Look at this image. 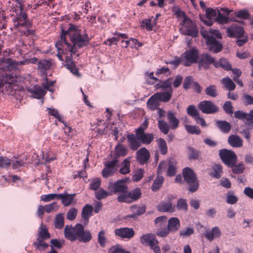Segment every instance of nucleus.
Masks as SVG:
<instances>
[{
  "label": "nucleus",
  "instance_id": "obj_1",
  "mask_svg": "<svg viewBox=\"0 0 253 253\" xmlns=\"http://www.w3.org/2000/svg\"><path fill=\"white\" fill-rule=\"evenodd\" d=\"M61 39L66 45L65 51H70L72 54H75L78 49L86 46L90 41L87 34L82 35L80 30L72 24H70L67 30L62 29Z\"/></svg>",
  "mask_w": 253,
  "mask_h": 253
},
{
  "label": "nucleus",
  "instance_id": "obj_2",
  "mask_svg": "<svg viewBox=\"0 0 253 253\" xmlns=\"http://www.w3.org/2000/svg\"><path fill=\"white\" fill-rule=\"evenodd\" d=\"M148 126L149 122L146 120L138 128L134 129L135 134L129 133L126 135L127 143L131 150L135 151L140 147L141 144L147 145L153 141L154 134L145 132Z\"/></svg>",
  "mask_w": 253,
  "mask_h": 253
},
{
  "label": "nucleus",
  "instance_id": "obj_3",
  "mask_svg": "<svg viewBox=\"0 0 253 253\" xmlns=\"http://www.w3.org/2000/svg\"><path fill=\"white\" fill-rule=\"evenodd\" d=\"M19 5V8L16 11V16L13 18V26L11 28V30L18 29L22 31L25 35H34L35 31L30 30L31 26V22L28 19L27 15L23 11L22 3L23 0H16Z\"/></svg>",
  "mask_w": 253,
  "mask_h": 253
},
{
  "label": "nucleus",
  "instance_id": "obj_4",
  "mask_svg": "<svg viewBox=\"0 0 253 253\" xmlns=\"http://www.w3.org/2000/svg\"><path fill=\"white\" fill-rule=\"evenodd\" d=\"M182 174L184 181L189 186V191L192 193L196 192L199 186L196 173L192 169L187 167L183 169Z\"/></svg>",
  "mask_w": 253,
  "mask_h": 253
},
{
  "label": "nucleus",
  "instance_id": "obj_5",
  "mask_svg": "<svg viewBox=\"0 0 253 253\" xmlns=\"http://www.w3.org/2000/svg\"><path fill=\"white\" fill-rule=\"evenodd\" d=\"M219 156L222 162L228 167L233 166L237 163V157L232 150L221 149L219 152Z\"/></svg>",
  "mask_w": 253,
  "mask_h": 253
},
{
  "label": "nucleus",
  "instance_id": "obj_6",
  "mask_svg": "<svg viewBox=\"0 0 253 253\" xmlns=\"http://www.w3.org/2000/svg\"><path fill=\"white\" fill-rule=\"evenodd\" d=\"M183 62L182 64L184 66H190L193 63H197L199 58V50L195 48L186 50L182 54Z\"/></svg>",
  "mask_w": 253,
  "mask_h": 253
},
{
  "label": "nucleus",
  "instance_id": "obj_7",
  "mask_svg": "<svg viewBox=\"0 0 253 253\" xmlns=\"http://www.w3.org/2000/svg\"><path fill=\"white\" fill-rule=\"evenodd\" d=\"M141 195V190L139 188H136L130 191H128V189L125 194L119 195L117 200L120 203H131L139 199Z\"/></svg>",
  "mask_w": 253,
  "mask_h": 253
},
{
  "label": "nucleus",
  "instance_id": "obj_8",
  "mask_svg": "<svg viewBox=\"0 0 253 253\" xmlns=\"http://www.w3.org/2000/svg\"><path fill=\"white\" fill-rule=\"evenodd\" d=\"M127 179H121L115 182H110L108 185V190L114 193H119V195H123L128 190V187L126 184Z\"/></svg>",
  "mask_w": 253,
  "mask_h": 253
},
{
  "label": "nucleus",
  "instance_id": "obj_9",
  "mask_svg": "<svg viewBox=\"0 0 253 253\" xmlns=\"http://www.w3.org/2000/svg\"><path fill=\"white\" fill-rule=\"evenodd\" d=\"M30 60L15 61L10 58H0V65L6 71H11L15 69L18 65L29 63Z\"/></svg>",
  "mask_w": 253,
  "mask_h": 253
},
{
  "label": "nucleus",
  "instance_id": "obj_10",
  "mask_svg": "<svg viewBox=\"0 0 253 253\" xmlns=\"http://www.w3.org/2000/svg\"><path fill=\"white\" fill-rule=\"evenodd\" d=\"M183 23L182 30L183 34L192 37H196L198 35V31L193 22L189 18L185 17Z\"/></svg>",
  "mask_w": 253,
  "mask_h": 253
},
{
  "label": "nucleus",
  "instance_id": "obj_11",
  "mask_svg": "<svg viewBox=\"0 0 253 253\" xmlns=\"http://www.w3.org/2000/svg\"><path fill=\"white\" fill-rule=\"evenodd\" d=\"M166 162H162L159 165L157 172L158 175L155 179L152 186L151 189L154 192L157 191L159 189L161 188L163 183L164 178L163 176L160 175L159 174H162V171L164 169H166Z\"/></svg>",
  "mask_w": 253,
  "mask_h": 253
},
{
  "label": "nucleus",
  "instance_id": "obj_12",
  "mask_svg": "<svg viewBox=\"0 0 253 253\" xmlns=\"http://www.w3.org/2000/svg\"><path fill=\"white\" fill-rule=\"evenodd\" d=\"M119 163V160L117 159H114L110 162H106L104 164L105 167L102 171V176L104 178H108L113 175L117 171V165Z\"/></svg>",
  "mask_w": 253,
  "mask_h": 253
},
{
  "label": "nucleus",
  "instance_id": "obj_13",
  "mask_svg": "<svg viewBox=\"0 0 253 253\" xmlns=\"http://www.w3.org/2000/svg\"><path fill=\"white\" fill-rule=\"evenodd\" d=\"M199 109L203 113L207 114H211L217 113L219 108L211 101L204 100L200 102L198 104Z\"/></svg>",
  "mask_w": 253,
  "mask_h": 253
},
{
  "label": "nucleus",
  "instance_id": "obj_14",
  "mask_svg": "<svg viewBox=\"0 0 253 253\" xmlns=\"http://www.w3.org/2000/svg\"><path fill=\"white\" fill-rule=\"evenodd\" d=\"M80 223H77L74 226L67 225L65 226L64 234L65 237L71 242L75 241L78 238V229H79Z\"/></svg>",
  "mask_w": 253,
  "mask_h": 253
},
{
  "label": "nucleus",
  "instance_id": "obj_15",
  "mask_svg": "<svg viewBox=\"0 0 253 253\" xmlns=\"http://www.w3.org/2000/svg\"><path fill=\"white\" fill-rule=\"evenodd\" d=\"M214 63L215 60L213 57L208 53H204L201 55L198 61V68L200 70H207L209 69L211 64H212L214 66Z\"/></svg>",
  "mask_w": 253,
  "mask_h": 253
},
{
  "label": "nucleus",
  "instance_id": "obj_16",
  "mask_svg": "<svg viewBox=\"0 0 253 253\" xmlns=\"http://www.w3.org/2000/svg\"><path fill=\"white\" fill-rule=\"evenodd\" d=\"M77 240L83 243L89 242L92 239V235L88 230H84V226L80 224L79 229H78Z\"/></svg>",
  "mask_w": 253,
  "mask_h": 253
},
{
  "label": "nucleus",
  "instance_id": "obj_17",
  "mask_svg": "<svg viewBox=\"0 0 253 253\" xmlns=\"http://www.w3.org/2000/svg\"><path fill=\"white\" fill-rule=\"evenodd\" d=\"M227 35L230 38H240L244 36L245 31L241 26H231L226 29Z\"/></svg>",
  "mask_w": 253,
  "mask_h": 253
},
{
  "label": "nucleus",
  "instance_id": "obj_18",
  "mask_svg": "<svg viewBox=\"0 0 253 253\" xmlns=\"http://www.w3.org/2000/svg\"><path fill=\"white\" fill-rule=\"evenodd\" d=\"M150 158V153L145 147L139 149L136 153V159L141 165L146 164Z\"/></svg>",
  "mask_w": 253,
  "mask_h": 253
},
{
  "label": "nucleus",
  "instance_id": "obj_19",
  "mask_svg": "<svg viewBox=\"0 0 253 253\" xmlns=\"http://www.w3.org/2000/svg\"><path fill=\"white\" fill-rule=\"evenodd\" d=\"M115 234L122 238L130 239L134 235V231L132 228L124 227L116 229Z\"/></svg>",
  "mask_w": 253,
  "mask_h": 253
},
{
  "label": "nucleus",
  "instance_id": "obj_20",
  "mask_svg": "<svg viewBox=\"0 0 253 253\" xmlns=\"http://www.w3.org/2000/svg\"><path fill=\"white\" fill-rule=\"evenodd\" d=\"M206 42L207 45L209 46L210 50L214 53H218L222 49V44L214 37L210 38Z\"/></svg>",
  "mask_w": 253,
  "mask_h": 253
},
{
  "label": "nucleus",
  "instance_id": "obj_21",
  "mask_svg": "<svg viewBox=\"0 0 253 253\" xmlns=\"http://www.w3.org/2000/svg\"><path fill=\"white\" fill-rule=\"evenodd\" d=\"M140 241L142 244L149 247L153 246L155 243L159 244V242L156 239L155 236L154 234L149 233L141 236Z\"/></svg>",
  "mask_w": 253,
  "mask_h": 253
},
{
  "label": "nucleus",
  "instance_id": "obj_22",
  "mask_svg": "<svg viewBox=\"0 0 253 253\" xmlns=\"http://www.w3.org/2000/svg\"><path fill=\"white\" fill-rule=\"evenodd\" d=\"M128 153L127 148L122 144L119 143L115 147L114 158L118 160L120 157H125Z\"/></svg>",
  "mask_w": 253,
  "mask_h": 253
},
{
  "label": "nucleus",
  "instance_id": "obj_23",
  "mask_svg": "<svg viewBox=\"0 0 253 253\" xmlns=\"http://www.w3.org/2000/svg\"><path fill=\"white\" fill-rule=\"evenodd\" d=\"M229 144L233 147L239 148L243 146V140L241 137L236 134H231L228 138Z\"/></svg>",
  "mask_w": 253,
  "mask_h": 253
},
{
  "label": "nucleus",
  "instance_id": "obj_24",
  "mask_svg": "<svg viewBox=\"0 0 253 253\" xmlns=\"http://www.w3.org/2000/svg\"><path fill=\"white\" fill-rule=\"evenodd\" d=\"M167 226L171 233L176 232L180 227V223L179 219L174 217L170 218L168 220Z\"/></svg>",
  "mask_w": 253,
  "mask_h": 253
},
{
  "label": "nucleus",
  "instance_id": "obj_25",
  "mask_svg": "<svg viewBox=\"0 0 253 253\" xmlns=\"http://www.w3.org/2000/svg\"><path fill=\"white\" fill-rule=\"evenodd\" d=\"M216 126L224 133H228L231 129V124L226 121H216Z\"/></svg>",
  "mask_w": 253,
  "mask_h": 253
},
{
  "label": "nucleus",
  "instance_id": "obj_26",
  "mask_svg": "<svg viewBox=\"0 0 253 253\" xmlns=\"http://www.w3.org/2000/svg\"><path fill=\"white\" fill-rule=\"evenodd\" d=\"M58 199L62 200V203L65 207L69 206L73 202L76 194H58Z\"/></svg>",
  "mask_w": 253,
  "mask_h": 253
},
{
  "label": "nucleus",
  "instance_id": "obj_27",
  "mask_svg": "<svg viewBox=\"0 0 253 253\" xmlns=\"http://www.w3.org/2000/svg\"><path fill=\"white\" fill-rule=\"evenodd\" d=\"M220 236L221 231L217 226L212 228L211 231H207L205 234V237L211 242L213 241L214 238H219Z\"/></svg>",
  "mask_w": 253,
  "mask_h": 253
},
{
  "label": "nucleus",
  "instance_id": "obj_28",
  "mask_svg": "<svg viewBox=\"0 0 253 253\" xmlns=\"http://www.w3.org/2000/svg\"><path fill=\"white\" fill-rule=\"evenodd\" d=\"M93 207L92 206L86 204L82 209V217L85 221L88 222L89 217L92 215Z\"/></svg>",
  "mask_w": 253,
  "mask_h": 253
},
{
  "label": "nucleus",
  "instance_id": "obj_29",
  "mask_svg": "<svg viewBox=\"0 0 253 253\" xmlns=\"http://www.w3.org/2000/svg\"><path fill=\"white\" fill-rule=\"evenodd\" d=\"M159 101L157 93H155L152 95L147 102L148 108L151 110L156 109L159 105Z\"/></svg>",
  "mask_w": 253,
  "mask_h": 253
},
{
  "label": "nucleus",
  "instance_id": "obj_30",
  "mask_svg": "<svg viewBox=\"0 0 253 253\" xmlns=\"http://www.w3.org/2000/svg\"><path fill=\"white\" fill-rule=\"evenodd\" d=\"M176 160L174 159H171L169 160L168 164L166 163V166L168 165L167 175L169 176H173L176 173Z\"/></svg>",
  "mask_w": 253,
  "mask_h": 253
},
{
  "label": "nucleus",
  "instance_id": "obj_31",
  "mask_svg": "<svg viewBox=\"0 0 253 253\" xmlns=\"http://www.w3.org/2000/svg\"><path fill=\"white\" fill-rule=\"evenodd\" d=\"M44 240H45V239H42L40 238H37L36 241L33 243V246L36 250L39 251H44L49 247L48 244L46 243Z\"/></svg>",
  "mask_w": 253,
  "mask_h": 253
},
{
  "label": "nucleus",
  "instance_id": "obj_32",
  "mask_svg": "<svg viewBox=\"0 0 253 253\" xmlns=\"http://www.w3.org/2000/svg\"><path fill=\"white\" fill-rule=\"evenodd\" d=\"M215 68L221 67L226 71L231 70V65L228 60L224 58H221L218 61L215 60L214 66Z\"/></svg>",
  "mask_w": 253,
  "mask_h": 253
},
{
  "label": "nucleus",
  "instance_id": "obj_33",
  "mask_svg": "<svg viewBox=\"0 0 253 253\" xmlns=\"http://www.w3.org/2000/svg\"><path fill=\"white\" fill-rule=\"evenodd\" d=\"M55 46L58 50L57 56L59 60L63 61L62 54L66 53L67 52H69L67 50L65 51V48H66V45H64V42L61 39L60 41H58L56 42Z\"/></svg>",
  "mask_w": 253,
  "mask_h": 253
},
{
  "label": "nucleus",
  "instance_id": "obj_34",
  "mask_svg": "<svg viewBox=\"0 0 253 253\" xmlns=\"http://www.w3.org/2000/svg\"><path fill=\"white\" fill-rule=\"evenodd\" d=\"M157 142L159 152L163 155H166L168 148L165 140L164 138H159Z\"/></svg>",
  "mask_w": 253,
  "mask_h": 253
},
{
  "label": "nucleus",
  "instance_id": "obj_35",
  "mask_svg": "<svg viewBox=\"0 0 253 253\" xmlns=\"http://www.w3.org/2000/svg\"><path fill=\"white\" fill-rule=\"evenodd\" d=\"M222 172V166L220 165L216 164L212 167L210 175L212 177L218 179L221 177Z\"/></svg>",
  "mask_w": 253,
  "mask_h": 253
},
{
  "label": "nucleus",
  "instance_id": "obj_36",
  "mask_svg": "<svg viewBox=\"0 0 253 253\" xmlns=\"http://www.w3.org/2000/svg\"><path fill=\"white\" fill-rule=\"evenodd\" d=\"M157 208L161 212H172L174 210V208L172 207L170 202L161 203L157 206Z\"/></svg>",
  "mask_w": 253,
  "mask_h": 253
},
{
  "label": "nucleus",
  "instance_id": "obj_37",
  "mask_svg": "<svg viewBox=\"0 0 253 253\" xmlns=\"http://www.w3.org/2000/svg\"><path fill=\"white\" fill-rule=\"evenodd\" d=\"M50 237V233L48 231V229L46 225L42 224L39 228L38 230V237L42 239L47 240Z\"/></svg>",
  "mask_w": 253,
  "mask_h": 253
},
{
  "label": "nucleus",
  "instance_id": "obj_38",
  "mask_svg": "<svg viewBox=\"0 0 253 253\" xmlns=\"http://www.w3.org/2000/svg\"><path fill=\"white\" fill-rule=\"evenodd\" d=\"M64 225V218L63 214L61 213H58L54 219V226L56 229H61Z\"/></svg>",
  "mask_w": 253,
  "mask_h": 253
},
{
  "label": "nucleus",
  "instance_id": "obj_39",
  "mask_svg": "<svg viewBox=\"0 0 253 253\" xmlns=\"http://www.w3.org/2000/svg\"><path fill=\"white\" fill-rule=\"evenodd\" d=\"M17 77L12 74H4L2 76L1 82L6 84H12L17 82Z\"/></svg>",
  "mask_w": 253,
  "mask_h": 253
},
{
  "label": "nucleus",
  "instance_id": "obj_40",
  "mask_svg": "<svg viewBox=\"0 0 253 253\" xmlns=\"http://www.w3.org/2000/svg\"><path fill=\"white\" fill-rule=\"evenodd\" d=\"M172 92V89H170L169 92L165 91L161 93H157V95H158V99L160 101L164 102H167L171 98Z\"/></svg>",
  "mask_w": 253,
  "mask_h": 253
},
{
  "label": "nucleus",
  "instance_id": "obj_41",
  "mask_svg": "<svg viewBox=\"0 0 253 253\" xmlns=\"http://www.w3.org/2000/svg\"><path fill=\"white\" fill-rule=\"evenodd\" d=\"M122 168L119 172L122 174H126L130 172V162L128 159H125L121 163Z\"/></svg>",
  "mask_w": 253,
  "mask_h": 253
},
{
  "label": "nucleus",
  "instance_id": "obj_42",
  "mask_svg": "<svg viewBox=\"0 0 253 253\" xmlns=\"http://www.w3.org/2000/svg\"><path fill=\"white\" fill-rule=\"evenodd\" d=\"M168 119L172 129H175L178 127L179 125V121L175 118L174 113H173L172 112H168Z\"/></svg>",
  "mask_w": 253,
  "mask_h": 253
},
{
  "label": "nucleus",
  "instance_id": "obj_43",
  "mask_svg": "<svg viewBox=\"0 0 253 253\" xmlns=\"http://www.w3.org/2000/svg\"><path fill=\"white\" fill-rule=\"evenodd\" d=\"M34 98L37 99H41L43 97L46 93V91L42 87H36L35 89L31 91Z\"/></svg>",
  "mask_w": 253,
  "mask_h": 253
},
{
  "label": "nucleus",
  "instance_id": "obj_44",
  "mask_svg": "<svg viewBox=\"0 0 253 253\" xmlns=\"http://www.w3.org/2000/svg\"><path fill=\"white\" fill-rule=\"evenodd\" d=\"M201 152L200 151L192 147H188V155L190 160H198L200 155Z\"/></svg>",
  "mask_w": 253,
  "mask_h": 253
},
{
  "label": "nucleus",
  "instance_id": "obj_45",
  "mask_svg": "<svg viewBox=\"0 0 253 253\" xmlns=\"http://www.w3.org/2000/svg\"><path fill=\"white\" fill-rule=\"evenodd\" d=\"M221 83L224 84L225 87L229 90H233L236 87L234 83L228 77L222 79Z\"/></svg>",
  "mask_w": 253,
  "mask_h": 253
},
{
  "label": "nucleus",
  "instance_id": "obj_46",
  "mask_svg": "<svg viewBox=\"0 0 253 253\" xmlns=\"http://www.w3.org/2000/svg\"><path fill=\"white\" fill-rule=\"evenodd\" d=\"M98 242L100 246L102 248H104L107 241L106 236V232L104 230H101L99 232L97 236Z\"/></svg>",
  "mask_w": 253,
  "mask_h": 253
},
{
  "label": "nucleus",
  "instance_id": "obj_47",
  "mask_svg": "<svg viewBox=\"0 0 253 253\" xmlns=\"http://www.w3.org/2000/svg\"><path fill=\"white\" fill-rule=\"evenodd\" d=\"M130 210L138 216L142 215L145 212L146 208L144 206L139 207L137 205H133L130 207Z\"/></svg>",
  "mask_w": 253,
  "mask_h": 253
},
{
  "label": "nucleus",
  "instance_id": "obj_48",
  "mask_svg": "<svg viewBox=\"0 0 253 253\" xmlns=\"http://www.w3.org/2000/svg\"><path fill=\"white\" fill-rule=\"evenodd\" d=\"M205 93L207 95L212 97H215L217 95V91L215 85H210L205 89Z\"/></svg>",
  "mask_w": 253,
  "mask_h": 253
},
{
  "label": "nucleus",
  "instance_id": "obj_49",
  "mask_svg": "<svg viewBox=\"0 0 253 253\" xmlns=\"http://www.w3.org/2000/svg\"><path fill=\"white\" fill-rule=\"evenodd\" d=\"M48 115L54 117L59 122L64 124V121L63 119V117L59 114L57 110L54 108H47Z\"/></svg>",
  "mask_w": 253,
  "mask_h": 253
},
{
  "label": "nucleus",
  "instance_id": "obj_50",
  "mask_svg": "<svg viewBox=\"0 0 253 253\" xmlns=\"http://www.w3.org/2000/svg\"><path fill=\"white\" fill-rule=\"evenodd\" d=\"M51 65V62L47 60H42L38 63V68L41 71H45L49 69Z\"/></svg>",
  "mask_w": 253,
  "mask_h": 253
},
{
  "label": "nucleus",
  "instance_id": "obj_51",
  "mask_svg": "<svg viewBox=\"0 0 253 253\" xmlns=\"http://www.w3.org/2000/svg\"><path fill=\"white\" fill-rule=\"evenodd\" d=\"M158 127L162 132L167 134L169 131V125L163 120H159L158 124Z\"/></svg>",
  "mask_w": 253,
  "mask_h": 253
},
{
  "label": "nucleus",
  "instance_id": "obj_52",
  "mask_svg": "<svg viewBox=\"0 0 253 253\" xmlns=\"http://www.w3.org/2000/svg\"><path fill=\"white\" fill-rule=\"evenodd\" d=\"M64 245V241L63 240L62 241H60L59 240L54 239H52L50 241V248L51 250L54 249V248H56L58 249H61Z\"/></svg>",
  "mask_w": 253,
  "mask_h": 253
},
{
  "label": "nucleus",
  "instance_id": "obj_53",
  "mask_svg": "<svg viewBox=\"0 0 253 253\" xmlns=\"http://www.w3.org/2000/svg\"><path fill=\"white\" fill-rule=\"evenodd\" d=\"M185 128L188 133L199 135L201 131L199 127L197 126L186 125Z\"/></svg>",
  "mask_w": 253,
  "mask_h": 253
},
{
  "label": "nucleus",
  "instance_id": "obj_54",
  "mask_svg": "<svg viewBox=\"0 0 253 253\" xmlns=\"http://www.w3.org/2000/svg\"><path fill=\"white\" fill-rule=\"evenodd\" d=\"M11 163V160L6 157L0 156V169H7Z\"/></svg>",
  "mask_w": 253,
  "mask_h": 253
},
{
  "label": "nucleus",
  "instance_id": "obj_55",
  "mask_svg": "<svg viewBox=\"0 0 253 253\" xmlns=\"http://www.w3.org/2000/svg\"><path fill=\"white\" fill-rule=\"evenodd\" d=\"M229 167L232 168V171L235 174H241L245 169V166L243 163H240L238 165L234 164L233 166Z\"/></svg>",
  "mask_w": 253,
  "mask_h": 253
},
{
  "label": "nucleus",
  "instance_id": "obj_56",
  "mask_svg": "<svg viewBox=\"0 0 253 253\" xmlns=\"http://www.w3.org/2000/svg\"><path fill=\"white\" fill-rule=\"evenodd\" d=\"M252 129V127H246L242 129L239 131V133L241 134L247 140L248 142L250 141L251 139V130Z\"/></svg>",
  "mask_w": 253,
  "mask_h": 253
},
{
  "label": "nucleus",
  "instance_id": "obj_57",
  "mask_svg": "<svg viewBox=\"0 0 253 253\" xmlns=\"http://www.w3.org/2000/svg\"><path fill=\"white\" fill-rule=\"evenodd\" d=\"M145 75L148 77L146 79V82L148 84H153L156 83L158 81H160L158 78L154 76L153 72L151 73L146 72L145 73Z\"/></svg>",
  "mask_w": 253,
  "mask_h": 253
},
{
  "label": "nucleus",
  "instance_id": "obj_58",
  "mask_svg": "<svg viewBox=\"0 0 253 253\" xmlns=\"http://www.w3.org/2000/svg\"><path fill=\"white\" fill-rule=\"evenodd\" d=\"M187 114L195 119L199 115V112L194 105H189L187 108Z\"/></svg>",
  "mask_w": 253,
  "mask_h": 253
},
{
  "label": "nucleus",
  "instance_id": "obj_59",
  "mask_svg": "<svg viewBox=\"0 0 253 253\" xmlns=\"http://www.w3.org/2000/svg\"><path fill=\"white\" fill-rule=\"evenodd\" d=\"M216 21H217L220 24H225L229 22V18L221 14L218 10L217 16L216 18Z\"/></svg>",
  "mask_w": 253,
  "mask_h": 253
},
{
  "label": "nucleus",
  "instance_id": "obj_60",
  "mask_svg": "<svg viewBox=\"0 0 253 253\" xmlns=\"http://www.w3.org/2000/svg\"><path fill=\"white\" fill-rule=\"evenodd\" d=\"M170 233L171 231L167 226V227L158 229L156 234L159 237H165L168 236Z\"/></svg>",
  "mask_w": 253,
  "mask_h": 253
},
{
  "label": "nucleus",
  "instance_id": "obj_61",
  "mask_svg": "<svg viewBox=\"0 0 253 253\" xmlns=\"http://www.w3.org/2000/svg\"><path fill=\"white\" fill-rule=\"evenodd\" d=\"M206 15L208 19L210 20L215 19L217 17V12L212 8H208L206 10Z\"/></svg>",
  "mask_w": 253,
  "mask_h": 253
},
{
  "label": "nucleus",
  "instance_id": "obj_62",
  "mask_svg": "<svg viewBox=\"0 0 253 253\" xmlns=\"http://www.w3.org/2000/svg\"><path fill=\"white\" fill-rule=\"evenodd\" d=\"M238 198L234 195L233 192L229 191L227 196L226 202L229 204H235L238 201Z\"/></svg>",
  "mask_w": 253,
  "mask_h": 253
},
{
  "label": "nucleus",
  "instance_id": "obj_63",
  "mask_svg": "<svg viewBox=\"0 0 253 253\" xmlns=\"http://www.w3.org/2000/svg\"><path fill=\"white\" fill-rule=\"evenodd\" d=\"M125 250L122 246L120 245H116L112 246L109 250L108 253H125Z\"/></svg>",
  "mask_w": 253,
  "mask_h": 253
},
{
  "label": "nucleus",
  "instance_id": "obj_64",
  "mask_svg": "<svg viewBox=\"0 0 253 253\" xmlns=\"http://www.w3.org/2000/svg\"><path fill=\"white\" fill-rule=\"evenodd\" d=\"M78 210L75 208H71L67 213L66 217L69 220H74L77 215Z\"/></svg>",
  "mask_w": 253,
  "mask_h": 253
}]
</instances>
